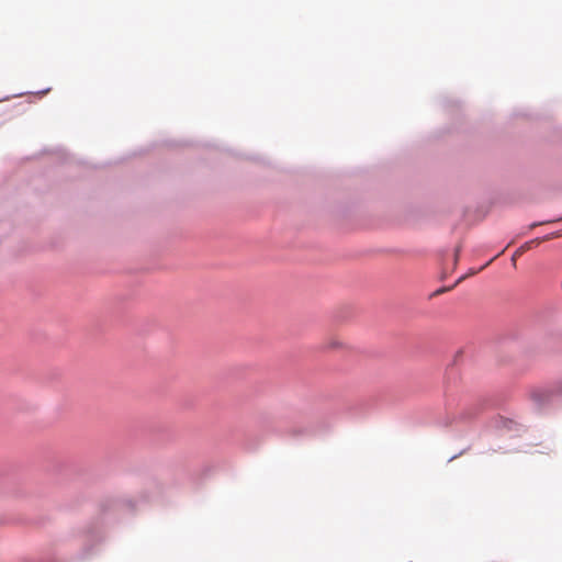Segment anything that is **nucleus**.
<instances>
[{
  "instance_id": "1",
  "label": "nucleus",
  "mask_w": 562,
  "mask_h": 562,
  "mask_svg": "<svg viewBox=\"0 0 562 562\" xmlns=\"http://www.w3.org/2000/svg\"><path fill=\"white\" fill-rule=\"evenodd\" d=\"M554 392L551 391V390H548V389H535L531 391V400L538 405V406H542V405H546L548 404L552 396H553Z\"/></svg>"
},
{
  "instance_id": "2",
  "label": "nucleus",
  "mask_w": 562,
  "mask_h": 562,
  "mask_svg": "<svg viewBox=\"0 0 562 562\" xmlns=\"http://www.w3.org/2000/svg\"><path fill=\"white\" fill-rule=\"evenodd\" d=\"M551 236H546L544 238L540 239V238H536L533 240H530V241H527L525 243L524 245H521L516 251L515 254L513 255V258H512V261H513V265L515 266L516 265V258L518 256H524V252L529 250L532 245H539L542 240H547L549 239Z\"/></svg>"
},
{
  "instance_id": "3",
  "label": "nucleus",
  "mask_w": 562,
  "mask_h": 562,
  "mask_svg": "<svg viewBox=\"0 0 562 562\" xmlns=\"http://www.w3.org/2000/svg\"><path fill=\"white\" fill-rule=\"evenodd\" d=\"M342 344L339 342L338 340H331L328 345L329 348H338L340 347Z\"/></svg>"
},
{
  "instance_id": "4",
  "label": "nucleus",
  "mask_w": 562,
  "mask_h": 562,
  "mask_svg": "<svg viewBox=\"0 0 562 562\" xmlns=\"http://www.w3.org/2000/svg\"><path fill=\"white\" fill-rule=\"evenodd\" d=\"M447 289H439L434 294L437 295V294L443 293Z\"/></svg>"
},
{
  "instance_id": "5",
  "label": "nucleus",
  "mask_w": 562,
  "mask_h": 562,
  "mask_svg": "<svg viewBox=\"0 0 562 562\" xmlns=\"http://www.w3.org/2000/svg\"><path fill=\"white\" fill-rule=\"evenodd\" d=\"M557 392L562 394V382L558 385Z\"/></svg>"
},
{
  "instance_id": "6",
  "label": "nucleus",
  "mask_w": 562,
  "mask_h": 562,
  "mask_svg": "<svg viewBox=\"0 0 562 562\" xmlns=\"http://www.w3.org/2000/svg\"><path fill=\"white\" fill-rule=\"evenodd\" d=\"M459 254H460V247H458V248L456 249V260H458Z\"/></svg>"
}]
</instances>
